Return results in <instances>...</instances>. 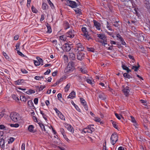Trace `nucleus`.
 I'll return each instance as SVG.
<instances>
[{
	"instance_id": "nucleus-1",
	"label": "nucleus",
	"mask_w": 150,
	"mask_h": 150,
	"mask_svg": "<svg viewBox=\"0 0 150 150\" xmlns=\"http://www.w3.org/2000/svg\"><path fill=\"white\" fill-rule=\"evenodd\" d=\"M10 117L11 120L15 122H19L21 120V117L20 115L16 112L11 113Z\"/></svg>"
},
{
	"instance_id": "nucleus-2",
	"label": "nucleus",
	"mask_w": 150,
	"mask_h": 150,
	"mask_svg": "<svg viewBox=\"0 0 150 150\" xmlns=\"http://www.w3.org/2000/svg\"><path fill=\"white\" fill-rule=\"evenodd\" d=\"M93 126L94 125H88L87 127L84 129L82 130V133H92L93 132H94L95 130L94 128L93 127Z\"/></svg>"
},
{
	"instance_id": "nucleus-3",
	"label": "nucleus",
	"mask_w": 150,
	"mask_h": 150,
	"mask_svg": "<svg viewBox=\"0 0 150 150\" xmlns=\"http://www.w3.org/2000/svg\"><path fill=\"white\" fill-rule=\"evenodd\" d=\"M98 37L101 40L99 42L102 43L103 45L105 46V45L107 44V40L106 37L104 34H97Z\"/></svg>"
},
{
	"instance_id": "nucleus-4",
	"label": "nucleus",
	"mask_w": 150,
	"mask_h": 150,
	"mask_svg": "<svg viewBox=\"0 0 150 150\" xmlns=\"http://www.w3.org/2000/svg\"><path fill=\"white\" fill-rule=\"evenodd\" d=\"M111 143L112 145H114L118 140V135L115 133L113 134L110 138Z\"/></svg>"
},
{
	"instance_id": "nucleus-5",
	"label": "nucleus",
	"mask_w": 150,
	"mask_h": 150,
	"mask_svg": "<svg viewBox=\"0 0 150 150\" xmlns=\"http://www.w3.org/2000/svg\"><path fill=\"white\" fill-rule=\"evenodd\" d=\"M74 69V67L71 64L69 63L64 70L65 73H69L72 72Z\"/></svg>"
},
{
	"instance_id": "nucleus-6",
	"label": "nucleus",
	"mask_w": 150,
	"mask_h": 150,
	"mask_svg": "<svg viewBox=\"0 0 150 150\" xmlns=\"http://www.w3.org/2000/svg\"><path fill=\"white\" fill-rule=\"evenodd\" d=\"M66 2L67 5L71 7L72 8H74L77 6V4L75 1L67 0Z\"/></svg>"
},
{
	"instance_id": "nucleus-7",
	"label": "nucleus",
	"mask_w": 150,
	"mask_h": 150,
	"mask_svg": "<svg viewBox=\"0 0 150 150\" xmlns=\"http://www.w3.org/2000/svg\"><path fill=\"white\" fill-rule=\"evenodd\" d=\"M81 30L82 32L83 33V35L85 37L86 39L88 40H89L90 38V37L88 31L87 30V28L85 27H83L81 28Z\"/></svg>"
},
{
	"instance_id": "nucleus-8",
	"label": "nucleus",
	"mask_w": 150,
	"mask_h": 150,
	"mask_svg": "<svg viewBox=\"0 0 150 150\" xmlns=\"http://www.w3.org/2000/svg\"><path fill=\"white\" fill-rule=\"evenodd\" d=\"M84 49V47L82 44L79 43L76 45L74 50L75 51H83Z\"/></svg>"
},
{
	"instance_id": "nucleus-9",
	"label": "nucleus",
	"mask_w": 150,
	"mask_h": 150,
	"mask_svg": "<svg viewBox=\"0 0 150 150\" xmlns=\"http://www.w3.org/2000/svg\"><path fill=\"white\" fill-rule=\"evenodd\" d=\"M66 35L67 37L73 38L75 36L74 30L73 29H70L66 33Z\"/></svg>"
},
{
	"instance_id": "nucleus-10",
	"label": "nucleus",
	"mask_w": 150,
	"mask_h": 150,
	"mask_svg": "<svg viewBox=\"0 0 150 150\" xmlns=\"http://www.w3.org/2000/svg\"><path fill=\"white\" fill-rule=\"evenodd\" d=\"M80 99L81 103L83 106L85 110L86 111L88 110V107L85 100L82 98H80Z\"/></svg>"
},
{
	"instance_id": "nucleus-11",
	"label": "nucleus",
	"mask_w": 150,
	"mask_h": 150,
	"mask_svg": "<svg viewBox=\"0 0 150 150\" xmlns=\"http://www.w3.org/2000/svg\"><path fill=\"white\" fill-rule=\"evenodd\" d=\"M85 57V54L83 52H79L77 54V59L81 60L84 59Z\"/></svg>"
},
{
	"instance_id": "nucleus-12",
	"label": "nucleus",
	"mask_w": 150,
	"mask_h": 150,
	"mask_svg": "<svg viewBox=\"0 0 150 150\" xmlns=\"http://www.w3.org/2000/svg\"><path fill=\"white\" fill-rule=\"evenodd\" d=\"M122 91L126 96H128L129 95L130 91L129 87L128 86L126 87L123 89Z\"/></svg>"
},
{
	"instance_id": "nucleus-13",
	"label": "nucleus",
	"mask_w": 150,
	"mask_h": 150,
	"mask_svg": "<svg viewBox=\"0 0 150 150\" xmlns=\"http://www.w3.org/2000/svg\"><path fill=\"white\" fill-rule=\"evenodd\" d=\"M93 22L94 25L95 26L96 28L98 30H100L101 27L100 23L95 20L93 21Z\"/></svg>"
},
{
	"instance_id": "nucleus-14",
	"label": "nucleus",
	"mask_w": 150,
	"mask_h": 150,
	"mask_svg": "<svg viewBox=\"0 0 150 150\" xmlns=\"http://www.w3.org/2000/svg\"><path fill=\"white\" fill-rule=\"evenodd\" d=\"M65 50L67 52L69 51L71 49V47L67 43H65L64 45Z\"/></svg>"
},
{
	"instance_id": "nucleus-15",
	"label": "nucleus",
	"mask_w": 150,
	"mask_h": 150,
	"mask_svg": "<svg viewBox=\"0 0 150 150\" xmlns=\"http://www.w3.org/2000/svg\"><path fill=\"white\" fill-rule=\"evenodd\" d=\"M75 92L74 91H72L67 97L68 98L73 99L75 97Z\"/></svg>"
},
{
	"instance_id": "nucleus-16",
	"label": "nucleus",
	"mask_w": 150,
	"mask_h": 150,
	"mask_svg": "<svg viewBox=\"0 0 150 150\" xmlns=\"http://www.w3.org/2000/svg\"><path fill=\"white\" fill-rule=\"evenodd\" d=\"M69 57L71 60H74L75 58V55L74 53L69 52Z\"/></svg>"
},
{
	"instance_id": "nucleus-17",
	"label": "nucleus",
	"mask_w": 150,
	"mask_h": 150,
	"mask_svg": "<svg viewBox=\"0 0 150 150\" xmlns=\"http://www.w3.org/2000/svg\"><path fill=\"white\" fill-rule=\"evenodd\" d=\"M122 67L124 70H126L127 73L131 71V70L128 67L123 64V63L122 64Z\"/></svg>"
},
{
	"instance_id": "nucleus-18",
	"label": "nucleus",
	"mask_w": 150,
	"mask_h": 150,
	"mask_svg": "<svg viewBox=\"0 0 150 150\" xmlns=\"http://www.w3.org/2000/svg\"><path fill=\"white\" fill-rule=\"evenodd\" d=\"M24 80L23 79H20L17 80L15 81V84L17 85H20L22 84V83L24 82Z\"/></svg>"
},
{
	"instance_id": "nucleus-19",
	"label": "nucleus",
	"mask_w": 150,
	"mask_h": 150,
	"mask_svg": "<svg viewBox=\"0 0 150 150\" xmlns=\"http://www.w3.org/2000/svg\"><path fill=\"white\" fill-rule=\"evenodd\" d=\"M34 127L32 125H30L28 127V130L30 132H34Z\"/></svg>"
},
{
	"instance_id": "nucleus-20",
	"label": "nucleus",
	"mask_w": 150,
	"mask_h": 150,
	"mask_svg": "<svg viewBox=\"0 0 150 150\" xmlns=\"http://www.w3.org/2000/svg\"><path fill=\"white\" fill-rule=\"evenodd\" d=\"M67 37L66 36V35H63L60 36L59 37V39L62 41H65L67 39Z\"/></svg>"
},
{
	"instance_id": "nucleus-21",
	"label": "nucleus",
	"mask_w": 150,
	"mask_h": 150,
	"mask_svg": "<svg viewBox=\"0 0 150 150\" xmlns=\"http://www.w3.org/2000/svg\"><path fill=\"white\" fill-rule=\"evenodd\" d=\"M40 113L42 115L43 118L45 119V120L46 121L47 120V116L41 110H40Z\"/></svg>"
},
{
	"instance_id": "nucleus-22",
	"label": "nucleus",
	"mask_w": 150,
	"mask_h": 150,
	"mask_svg": "<svg viewBox=\"0 0 150 150\" xmlns=\"http://www.w3.org/2000/svg\"><path fill=\"white\" fill-rule=\"evenodd\" d=\"M45 87V86H38L37 89L38 91H42Z\"/></svg>"
},
{
	"instance_id": "nucleus-23",
	"label": "nucleus",
	"mask_w": 150,
	"mask_h": 150,
	"mask_svg": "<svg viewBox=\"0 0 150 150\" xmlns=\"http://www.w3.org/2000/svg\"><path fill=\"white\" fill-rule=\"evenodd\" d=\"M70 86L71 84L70 83H68L67 84L64 88L65 92H67L68 91Z\"/></svg>"
},
{
	"instance_id": "nucleus-24",
	"label": "nucleus",
	"mask_w": 150,
	"mask_h": 150,
	"mask_svg": "<svg viewBox=\"0 0 150 150\" xmlns=\"http://www.w3.org/2000/svg\"><path fill=\"white\" fill-rule=\"evenodd\" d=\"M20 100L21 101L23 102H25L26 100L28 99L27 98H25V97L24 96H20Z\"/></svg>"
},
{
	"instance_id": "nucleus-25",
	"label": "nucleus",
	"mask_w": 150,
	"mask_h": 150,
	"mask_svg": "<svg viewBox=\"0 0 150 150\" xmlns=\"http://www.w3.org/2000/svg\"><path fill=\"white\" fill-rule=\"evenodd\" d=\"M27 104L30 107H34L33 103L31 100H29L28 101Z\"/></svg>"
},
{
	"instance_id": "nucleus-26",
	"label": "nucleus",
	"mask_w": 150,
	"mask_h": 150,
	"mask_svg": "<svg viewBox=\"0 0 150 150\" xmlns=\"http://www.w3.org/2000/svg\"><path fill=\"white\" fill-rule=\"evenodd\" d=\"M74 11L76 13L78 14L79 15L81 14V10L80 9L77 8L74 9Z\"/></svg>"
},
{
	"instance_id": "nucleus-27",
	"label": "nucleus",
	"mask_w": 150,
	"mask_h": 150,
	"mask_svg": "<svg viewBox=\"0 0 150 150\" xmlns=\"http://www.w3.org/2000/svg\"><path fill=\"white\" fill-rule=\"evenodd\" d=\"M47 29L48 30L47 31V33H51L52 32V29L50 26L49 25L47 24Z\"/></svg>"
},
{
	"instance_id": "nucleus-28",
	"label": "nucleus",
	"mask_w": 150,
	"mask_h": 150,
	"mask_svg": "<svg viewBox=\"0 0 150 150\" xmlns=\"http://www.w3.org/2000/svg\"><path fill=\"white\" fill-rule=\"evenodd\" d=\"M140 67L139 65L138 64V66L137 67L136 66H133L132 67V69H133L135 71H137L138 69Z\"/></svg>"
},
{
	"instance_id": "nucleus-29",
	"label": "nucleus",
	"mask_w": 150,
	"mask_h": 150,
	"mask_svg": "<svg viewBox=\"0 0 150 150\" xmlns=\"http://www.w3.org/2000/svg\"><path fill=\"white\" fill-rule=\"evenodd\" d=\"M59 118L62 120H65V118L64 115L61 113L58 116Z\"/></svg>"
},
{
	"instance_id": "nucleus-30",
	"label": "nucleus",
	"mask_w": 150,
	"mask_h": 150,
	"mask_svg": "<svg viewBox=\"0 0 150 150\" xmlns=\"http://www.w3.org/2000/svg\"><path fill=\"white\" fill-rule=\"evenodd\" d=\"M38 124L39 126L41 128L42 130V131H46V130L45 128L44 125L41 123H39Z\"/></svg>"
},
{
	"instance_id": "nucleus-31",
	"label": "nucleus",
	"mask_w": 150,
	"mask_h": 150,
	"mask_svg": "<svg viewBox=\"0 0 150 150\" xmlns=\"http://www.w3.org/2000/svg\"><path fill=\"white\" fill-rule=\"evenodd\" d=\"M68 129L72 133L74 132V129L70 125H69L67 127Z\"/></svg>"
},
{
	"instance_id": "nucleus-32",
	"label": "nucleus",
	"mask_w": 150,
	"mask_h": 150,
	"mask_svg": "<svg viewBox=\"0 0 150 150\" xmlns=\"http://www.w3.org/2000/svg\"><path fill=\"white\" fill-rule=\"evenodd\" d=\"M115 115L116 117L119 120H120L121 119V117L123 119L124 118L122 116V115H119L117 113H115Z\"/></svg>"
},
{
	"instance_id": "nucleus-33",
	"label": "nucleus",
	"mask_w": 150,
	"mask_h": 150,
	"mask_svg": "<svg viewBox=\"0 0 150 150\" xmlns=\"http://www.w3.org/2000/svg\"><path fill=\"white\" fill-rule=\"evenodd\" d=\"M64 29L67 30L69 28V24L68 22H66L64 24Z\"/></svg>"
},
{
	"instance_id": "nucleus-34",
	"label": "nucleus",
	"mask_w": 150,
	"mask_h": 150,
	"mask_svg": "<svg viewBox=\"0 0 150 150\" xmlns=\"http://www.w3.org/2000/svg\"><path fill=\"white\" fill-rule=\"evenodd\" d=\"M31 10H32V11L34 13H36L38 12V10L37 9L35 8L33 6H32Z\"/></svg>"
},
{
	"instance_id": "nucleus-35",
	"label": "nucleus",
	"mask_w": 150,
	"mask_h": 150,
	"mask_svg": "<svg viewBox=\"0 0 150 150\" xmlns=\"http://www.w3.org/2000/svg\"><path fill=\"white\" fill-rule=\"evenodd\" d=\"M27 94H30L32 93H35V92L34 90L31 89H30L28 91H27L25 92Z\"/></svg>"
},
{
	"instance_id": "nucleus-36",
	"label": "nucleus",
	"mask_w": 150,
	"mask_h": 150,
	"mask_svg": "<svg viewBox=\"0 0 150 150\" xmlns=\"http://www.w3.org/2000/svg\"><path fill=\"white\" fill-rule=\"evenodd\" d=\"M138 40L141 42L144 40V38L142 35H139L138 37Z\"/></svg>"
},
{
	"instance_id": "nucleus-37",
	"label": "nucleus",
	"mask_w": 150,
	"mask_h": 150,
	"mask_svg": "<svg viewBox=\"0 0 150 150\" xmlns=\"http://www.w3.org/2000/svg\"><path fill=\"white\" fill-rule=\"evenodd\" d=\"M99 96L100 98L102 100H105L106 99V97H105V95L103 94H99Z\"/></svg>"
},
{
	"instance_id": "nucleus-38",
	"label": "nucleus",
	"mask_w": 150,
	"mask_h": 150,
	"mask_svg": "<svg viewBox=\"0 0 150 150\" xmlns=\"http://www.w3.org/2000/svg\"><path fill=\"white\" fill-rule=\"evenodd\" d=\"M37 59L38 60V61L39 62H40V64H41L42 65H43V60L41 58L38 57L37 58Z\"/></svg>"
},
{
	"instance_id": "nucleus-39",
	"label": "nucleus",
	"mask_w": 150,
	"mask_h": 150,
	"mask_svg": "<svg viewBox=\"0 0 150 150\" xmlns=\"http://www.w3.org/2000/svg\"><path fill=\"white\" fill-rule=\"evenodd\" d=\"M123 76L124 77L128 78V79L131 78V76L129 75L127 73H125L123 74Z\"/></svg>"
},
{
	"instance_id": "nucleus-40",
	"label": "nucleus",
	"mask_w": 150,
	"mask_h": 150,
	"mask_svg": "<svg viewBox=\"0 0 150 150\" xmlns=\"http://www.w3.org/2000/svg\"><path fill=\"white\" fill-rule=\"evenodd\" d=\"M14 140V139L13 137H10L8 141V144L12 143Z\"/></svg>"
},
{
	"instance_id": "nucleus-41",
	"label": "nucleus",
	"mask_w": 150,
	"mask_h": 150,
	"mask_svg": "<svg viewBox=\"0 0 150 150\" xmlns=\"http://www.w3.org/2000/svg\"><path fill=\"white\" fill-rule=\"evenodd\" d=\"M94 120L97 122H100V123H101V122H100L101 120L100 118L99 117H95L94 118Z\"/></svg>"
},
{
	"instance_id": "nucleus-42",
	"label": "nucleus",
	"mask_w": 150,
	"mask_h": 150,
	"mask_svg": "<svg viewBox=\"0 0 150 150\" xmlns=\"http://www.w3.org/2000/svg\"><path fill=\"white\" fill-rule=\"evenodd\" d=\"M10 126L12 127H18L19 126V125L18 124H10Z\"/></svg>"
},
{
	"instance_id": "nucleus-43",
	"label": "nucleus",
	"mask_w": 150,
	"mask_h": 150,
	"mask_svg": "<svg viewBox=\"0 0 150 150\" xmlns=\"http://www.w3.org/2000/svg\"><path fill=\"white\" fill-rule=\"evenodd\" d=\"M74 106L75 108L76 109V110L79 111V112H81V110L79 108L78 106L76 105L75 103H74Z\"/></svg>"
},
{
	"instance_id": "nucleus-44",
	"label": "nucleus",
	"mask_w": 150,
	"mask_h": 150,
	"mask_svg": "<svg viewBox=\"0 0 150 150\" xmlns=\"http://www.w3.org/2000/svg\"><path fill=\"white\" fill-rule=\"evenodd\" d=\"M47 6V5L45 3H43L42 4V9L45 10L46 9V7Z\"/></svg>"
},
{
	"instance_id": "nucleus-45",
	"label": "nucleus",
	"mask_w": 150,
	"mask_h": 150,
	"mask_svg": "<svg viewBox=\"0 0 150 150\" xmlns=\"http://www.w3.org/2000/svg\"><path fill=\"white\" fill-rule=\"evenodd\" d=\"M12 96V98L14 100H19L18 98L17 97V96L15 95H14V94Z\"/></svg>"
},
{
	"instance_id": "nucleus-46",
	"label": "nucleus",
	"mask_w": 150,
	"mask_h": 150,
	"mask_svg": "<svg viewBox=\"0 0 150 150\" xmlns=\"http://www.w3.org/2000/svg\"><path fill=\"white\" fill-rule=\"evenodd\" d=\"M3 54L6 59H9V57L7 55V54L5 52H3Z\"/></svg>"
},
{
	"instance_id": "nucleus-47",
	"label": "nucleus",
	"mask_w": 150,
	"mask_h": 150,
	"mask_svg": "<svg viewBox=\"0 0 150 150\" xmlns=\"http://www.w3.org/2000/svg\"><path fill=\"white\" fill-rule=\"evenodd\" d=\"M2 144V146L4 145V141L3 138H1L0 139V144Z\"/></svg>"
},
{
	"instance_id": "nucleus-48",
	"label": "nucleus",
	"mask_w": 150,
	"mask_h": 150,
	"mask_svg": "<svg viewBox=\"0 0 150 150\" xmlns=\"http://www.w3.org/2000/svg\"><path fill=\"white\" fill-rule=\"evenodd\" d=\"M54 110L58 116L61 113L56 108H54Z\"/></svg>"
},
{
	"instance_id": "nucleus-49",
	"label": "nucleus",
	"mask_w": 150,
	"mask_h": 150,
	"mask_svg": "<svg viewBox=\"0 0 150 150\" xmlns=\"http://www.w3.org/2000/svg\"><path fill=\"white\" fill-rule=\"evenodd\" d=\"M87 49L88 51H91L92 52H94L95 51L94 49L92 47L88 48Z\"/></svg>"
},
{
	"instance_id": "nucleus-50",
	"label": "nucleus",
	"mask_w": 150,
	"mask_h": 150,
	"mask_svg": "<svg viewBox=\"0 0 150 150\" xmlns=\"http://www.w3.org/2000/svg\"><path fill=\"white\" fill-rule=\"evenodd\" d=\"M106 142L103 144V150H107L106 149Z\"/></svg>"
},
{
	"instance_id": "nucleus-51",
	"label": "nucleus",
	"mask_w": 150,
	"mask_h": 150,
	"mask_svg": "<svg viewBox=\"0 0 150 150\" xmlns=\"http://www.w3.org/2000/svg\"><path fill=\"white\" fill-rule=\"evenodd\" d=\"M116 37L117 38L119 39L120 40H122L123 38L119 34H117L116 35Z\"/></svg>"
},
{
	"instance_id": "nucleus-52",
	"label": "nucleus",
	"mask_w": 150,
	"mask_h": 150,
	"mask_svg": "<svg viewBox=\"0 0 150 150\" xmlns=\"http://www.w3.org/2000/svg\"><path fill=\"white\" fill-rule=\"evenodd\" d=\"M47 1L49 3V4L50 5V6L51 7H53L54 5L53 3L50 0H47Z\"/></svg>"
},
{
	"instance_id": "nucleus-53",
	"label": "nucleus",
	"mask_w": 150,
	"mask_h": 150,
	"mask_svg": "<svg viewBox=\"0 0 150 150\" xmlns=\"http://www.w3.org/2000/svg\"><path fill=\"white\" fill-rule=\"evenodd\" d=\"M34 64L36 66H39L40 65V62H39L38 61H34Z\"/></svg>"
},
{
	"instance_id": "nucleus-54",
	"label": "nucleus",
	"mask_w": 150,
	"mask_h": 150,
	"mask_svg": "<svg viewBox=\"0 0 150 150\" xmlns=\"http://www.w3.org/2000/svg\"><path fill=\"white\" fill-rule=\"evenodd\" d=\"M17 51L18 54L19 55H20L22 57H24V55L23 54H22V53L21 52H20L18 50H17Z\"/></svg>"
},
{
	"instance_id": "nucleus-55",
	"label": "nucleus",
	"mask_w": 150,
	"mask_h": 150,
	"mask_svg": "<svg viewBox=\"0 0 150 150\" xmlns=\"http://www.w3.org/2000/svg\"><path fill=\"white\" fill-rule=\"evenodd\" d=\"M107 28L109 30H110L111 31H113V30H112V29L111 28L110 26V25H108V22H107Z\"/></svg>"
},
{
	"instance_id": "nucleus-56",
	"label": "nucleus",
	"mask_w": 150,
	"mask_h": 150,
	"mask_svg": "<svg viewBox=\"0 0 150 150\" xmlns=\"http://www.w3.org/2000/svg\"><path fill=\"white\" fill-rule=\"evenodd\" d=\"M51 72V70L50 69H48L46 72H45L44 74L45 75H47L49 74Z\"/></svg>"
},
{
	"instance_id": "nucleus-57",
	"label": "nucleus",
	"mask_w": 150,
	"mask_h": 150,
	"mask_svg": "<svg viewBox=\"0 0 150 150\" xmlns=\"http://www.w3.org/2000/svg\"><path fill=\"white\" fill-rule=\"evenodd\" d=\"M34 103L35 105H37L38 103V99L37 98H36L34 99Z\"/></svg>"
},
{
	"instance_id": "nucleus-58",
	"label": "nucleus",
	"mask_w": 150,
	"mask_h": 150,
	"mask_svg": "<svg viewBox=\"0 0 150 150\" xmlns=\"http://www.w3.org/2000/svg\"><path fill=\"white\" fill-rule=\"evenodd\" d=\"M6 128V127L3 125H0V129H4Z\"/></svg>"
},
{
	"instance_id": "nucleus-59",
	"label": "nucleus",
	"mask_w": 150,
	"mask_h": 150,
	"mask_svg": "<svg viewBox=\"0 0 150 150\" xmlns=\"http://www.w3.org/2000/svg\"><path fill=\"white\" fill-rule=\"evenodd\" d=\"M130 117L131 119V121L132 122L134 123L136 122L134 118L133 117H132V116H131Z\"/></svg>"
},
{
	"instance_id": "nucleus-60",
	"label": "nucleus",
	"mask_w": 150,
	"mask_h": 150,
	"mask_svg": "<svg viewBox=\"0 0 150 150\" xmlns=\"http://www.w3.org/2000/svg\"><path fill=\"white\" fill-rule=\"evenodd\" d=\"M112 125H113V126L116 129H118V127L117 126V125L116 124L115 122H113L112 123Z\"/></svg>"
},
{
	"instance_id": "nucleus-61",
	"label": "nucleus",
	"mask_w": 150,
	"mask_h": 150,
	"mask_svg": "<svg viewBox=\"0 0 150 150\" xmlns=\"http://www.w3.org/2000/svg\"><path fill=\"white\" fill-rule=\"evenodd\" d=\"M21 71L23 74H27L28 72L27 71L24 69H21Z\"/></svg>"
},
{
	"instance_id": "nucleus-62",
	"label": "nucleus",
	"mask_w": 150,
	"mask_h": 150,
	"mask_svg": "<svg viewBox=\"0 0 150 150\" xmlns=\"http://www.w3.org/2000/svg\"><path fill=\"white\" fill-rule=\"evenodd\" d=\"M80 71H81V72L83 74H85L87 72V71L85 70L84 69L81 68L80 69Z\"/></svg>"
},
{
	"instance_id": "nucleus-63",
	"label": "nucleus",
	"mask_w": 150,
	"mask_h": 150,
	"mask_svg": "<svg viewBox=\"0 0 150 150\" xmlns=\"http://www.w3.org/2000/svg\"><path fill=\"white\" fill-rule=\"evenodd\" d=\"M25 145L24 143L22 144L21 146V148L22 150H25Z\"/></svg>"
},
{
	"instance_id": "nucleus-64",
	"label": "nucleus",
	"mask_w": 150,
	"mask_h": 150,
	"mask_svg": "<svg viewBox=\"0 0 150 150\" xmlns=\"http://www.w3.org/2000/svg\"><path fill=\"white\" fill-rule=\"evenodd\" d=\"M140 101L142 103H145L144 104V105L145 106L147 105V104H146V101L145 100H140Z\"/></svg>"
}]
</instances>
